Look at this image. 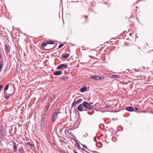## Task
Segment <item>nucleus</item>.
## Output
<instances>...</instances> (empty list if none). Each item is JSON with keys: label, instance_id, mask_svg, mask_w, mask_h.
Instances as JSON below:
<instances>
[{"label": "nucleus", "instance_id": "obj_1", "mask_svg": "<svg viewBox=\"0 0 153 153\" xmlns=\"http://www.w3.org/2000/svg\"><path fill=\"white\" fill-rule=\"evenodd\" d=\"M83 106L85 108L89 109H91L92 108V107L91 105L86 101H84L83 103Z\"/></svg>", "mask_w": 153, "mask_h": 153}, {"label": "nucleus", "instance_id": "obj_2", "mask_svg": "<svg viewBox=\"0 0 153 153\" xmlns=\"http://www.w3.org/2000/svg\"><path fill=\"white\" fill-rule=\"evenodd\" d=\"M68 68V65L66 64H62L59 65L57 68V69L59 70L63 68L62 69H64L65 68Z\"/></svg>", "mask_w": 153, "mask_h": 153}, {"label": "nucleus", "instance_id": "obj_3", "mask_svg": "<svg viewBox=\"0 0 153 153\" xmlns=\"http://www.w3.org/2000/svg\"><path fill=\"white\" fill-rule=\"evenodd\" d=\"M54 42L52 41H47L46 43L44 42L42 43V46L43 48H45L47 46V45L48 44H53Z\"/></svg>", "mask_w": 153, "mask_h": 153}, {"label": "nucleus", "instance_id": "obj_4", "mask_svg": "<svg viewBox=\"0 0 153 153\" xmlns=\"http://www.w3.org/2000/svg\"><path fill=\"white\" fill-rule=\"evenodd\" d=\"M59 112L58 111H55L53 114L52 116V120L53 122H54L57 118V116Z\"/></svg>", "mask_w": 153, "mask_h": 153}, {"label": "nucleus", "instance_id": "obj_5", "mask_svg": "<svg viewBox=\"0 0 153 153\" xmlns=\"http://www.w3.org/2000/svg\"><path fill=\"white\" fill-rule=\"evenodd\" d=\"M82 99H81L78 100L76 101H74L72 103V107H75L76 105V104H79V103H80V102H82Z\"/></svg>", "mask_w": 153, "mask_h": 153}, {"label": "nucleus", "instance_id": "obj_6", "mask_svg": "<svg viewBox=\"0 0 153 153\" xmlns=\"http://www.w3.org/2000/svg\"><path fill=\"white\" fill-rule=\"evenodd\" d=\"M90 78L96 80H100L102 79V77L99 76H93L90 77Z\"/></svg>", "mask_w": 153, "mask_h": 153}, {"label": "nucleus", "instance_id": "obj_7", "mask_svg": "<svg viewBox=\"0 0 153 153\" xmlns=\"http://www.w3.org/2000/svg\"><path fill=\"white\" fill-rule=\"evenodd\" d=\"M18 145V144H16V143L15 142H14L13 143V149H14V151L16 152H17V146Z\"/></svg>", "mask_w": 153, "mask_h": 153}, {"label": "nucleus", "instance_id": "obj_8", "mask_svg": "<svg viewBox=\"0 0 153 153\" xmlns=\"http://www.w3.org/2000/svg\"><path fill=\"white\" fill-rule=\"evenodd\" d=\"M4 48L6 53H8L10 51V50L8 48L7 45L6 44L4 45Z\"/></svg>", "mask_w": 153, "mask_h": 153}, {"label": "nucleus", "instance_id": "obj_9", "mask_svg": "<svg viewBox=\"0 0 153 153\" xmlns=\"http://www.w3.org/2000/svg\"><path fill=\"white\" fill-rule=\"evenodd\" d=\"M62 74V72L60 71H56L53 74L54 75H59Z\"/></svg>", "mask_w": 153, "mask_h": 153}, {"label": "nucleus", "instance_id": "obj_10", "mask_svg": "<svg viewBox=\"0 0 153 153\" xmlns=\"http://www.w3.org/2000/svg\"><path fill=\"white\" fill-rule=\"evenodd\" d=\"M126 110L128 111H132L134 110V108L130 107H128L126 108Z\"/></svg>", "mask_w": 153, "mask_h": 153}, {"label": "nucleus", "instance_id": "obj_11", "mask_svg": "<svg viewBox=\"0 0 153 153\" xmlns=\"http://www.w3.org/2000/svg\"><path fill=\"white\" fill-rule=\"evenodd\" d=\"M82 105L80 104L78 106V110L80 111H82Z\"/></svg>", "mask_w": 153, "mask_h": 153}, {"label": "nucleus", "instance_id": "obj_12", "mask_svg": "<svg viewBox=\"0 0 153 153\" xmlns=\"http://www.w3.org/2000/svg\"><path fill=\"white\" fill-rule=\"evenodd\" d=\"M86 90V87H84L83 88H82L80 89V91L81 92H83L84 91H85Z\"/></svg>", "mask_w": 153, "mask_h": 153}, {"label": "nucleus", "instance_id": "obj_13", "mask_svg": "<svg viewBox=\"0 0 153 153\" xmlns=\"http://www.w3.org/2000/svg\"><path fill=\"white\" fill-rule=\"evenodd\" d=\"M69 56V55L68 53H66L65 55H64L62 56L63 58H67Z\"/></svg>", "mask_w": 153, "mask_h": 153}, {"label": "nucleus", "instance_id": "obj_14", "mask_svg": "<svg viewBox=\"0 0 153 153\" xmlns=\"http://www.w3.org/2000/svg\"><path fill=\"white\" fill-rule=\"evenodd\" d=\"M113 77L114 78H119L120 76L118 75H113Z\"/></svg>", "mask_w": 153, "mask_h": 153}, {"label": "nucleus", "instance_id": "obj_15", "mask_svg": "<svg viewBox=\"0 0 153 153\" xmlns=\"http://www.w3.org/2000/svg\"><path fill=\"white\" fill-rule=\"evenodd\" d=\"M9 88V85H7L4 88V90H7Z\"/></svg>", "mask_w": 153, "mask_h": 153}, {"label": "nucleus", "instance_id": "obj_16", "mask_svg": "<svg viewBox=\"0 0 153 153\" xmlns=\"http://www.w3.org/2000/svg\"><path fill=\"white\" fill-rule=\"evenodd\" d=\"M44 120H45L44 118L43 117L41 119V123H44Z\"/></svg>", "mask_w": 153, "mask_h": 153}, {"label": "nucleus", "instance_id": "obj_17", "mask_svg": "<svg viewBox=\"0 0 153 153\" xmlns=\"http://www.w3.org/2000/svg\"><path fill=\"white\" fill-rule=\"evenodd\" d=\"M27 144L29 146H33V145L32 144H31L30 143L28 142L27 143Z\"/></svg>", "mask_w": 153, "mask_h": 153}, {"label": "nucleus", "instance_id": "obj_18", "mask_svg": "<svg viewBox=\"0 0 153 153\" xmlns=\"http://www.w3.org/2000/svg\"><path fill=\"white\" fill-rule=\"evenodd\" d=\"M68 77L67 76L64 77V78H63V79L65 80H68Z\"/></svg>", "mask_w": 153, "mask_h": 153}, {"label": "nucleus", "instance_id": "obj_19", "mask_svg": "<svg viewBox=\"0 0 153 153\" xmlns=\"http://www.w3.org/2000/svg\"><path fill=\"white\" fill-rule=\"evenodd\" d=\"M64 45L63 44H61L59 46V48H60L61 47H62Z\"/></svg>", "mask_w": 153, "mask_h": 153}, {"label": "nucleus", "instance_id": "obj_20", "mask_svg": "<svg viewBox=\"0 0 153 153\" xmlns=\"http://www.w3.org/2000/svg\"><path fill=\"white\" fill-rule=\"evenodd\" d=\"M4 97L6 99H7L9 98V97L8 95H5Z\"/></svg>", "mask_w": 153, "mask_h": 153}, {"label": "nucleus", "instance_id": "obj_21", "mask_svg": "<svg viewBox=\"0 0 153 153\" xmlns=\"http://www.w3.org/2000/svg\"><path fill=\"white\" fill-rule=\"evenodd\" d=\"M3 86L2 85H1L0 86V89H1L3 88Z\"/></svg>", "mask_w": 153, "mask_h": 153}, {"label": "nucleus", "instance_id": "obj_22", "mask_svg": "<svg viewBox=\"0 0 153 153\" xmlns=\"http://www.w3.org/2000/svg\"><path fill=\"white\" fill-rule=\"evenodd\" d=\"M83 147H84L85 148H86V149L87 148V146L85 145H84L83 146Z\"/></svg>", "mask_w": 153, "mask_h": 153}, {"label": "nucleus", "instance_id": "obj_23", "mask_svg": "<svg viewBox=\"0 0 153 153\" xmlns=\"http://www.w3.org/2000/svg\"><path fill=\"white\" fill-rule=\"evenodd\" d=\"M19 150L20 151V153H22V152L21 151V149H19Z\"/></svg>", "mask_w": 153, "mask_h": 153}, {"label": "nucleus", "instance_id": "obj_24", "mask_svg": "<svg viewBox=\"0 0 153 153\" xmlns=\"http://www.w3.org/2000/svg\"><path fill=\"white\" fill-rule=\"evenodd\" d=\"M51 49V48H47L46 49L48 50H50Z\"/></svg>", "mask_w": 153, "mask_h": 153}, {"label": "nucleus", "instance_id": "obj_25", "mask_svg": "<svg viewBox=\"0 0 153 153\" xmlns=\"http://www.w3.org/2000/svg\"><path fill=\"white\" fill-rule=\"evenodd\" d=\"M135 110H138V108H135Z\"/></svg>", "mask_w": 153, "mask_h": 153}, {"label": "nucleus", "instance_id": "obj_26", "mask_svg": "<svg viewBox=\"0 0 153 153\" xmlns=\"http://www.w3.org/2000/svg\"><path fill=\"white\" fill-rule=\"evenodd\" d=\"M74 153H78L76 151H74Z\"/></svg>", "mask_w": 153, "mask_h": 153}, {"label": "nucleus", "instance_id": "obj_27", "mask_svg": "<svg viewBox=\"0 0 153 153\" xmlns=\"http://www.w3.org/2000/svg\"><path fill=\"white\" fill-rule=\"evenodd\" d=\"M89 104H90L91 105V104H92L93 103H91V102H90V103H89Z\"/></svg>", "mask_w": 153, "mask_h": 153}]
</instances>
